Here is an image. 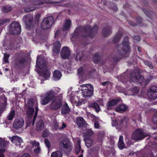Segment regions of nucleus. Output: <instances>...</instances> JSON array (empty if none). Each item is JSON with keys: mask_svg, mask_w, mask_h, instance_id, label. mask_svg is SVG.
Returning <instances> with one entry per match:
<instances>
[{"mask_svg": "<svg viewBox=\"0 0 157 157\" xmlns=\"http://www.w3.org/2000/svg\"><path fill=\"white\" fill-rule=\"evenodd\" d=\"M56 94L55 92L51 89L48 91L44 95H40L41 104L45 105L48 104L51 100H52V102L49 105L50 108L54 110H56L59 109L62 105V100L60 99L57 98Z\"/></svg>", "mask_w": 157, "mask_h": 157, "instance_id": "nucleus-1", "label": "nucleus"}, {"mask_svg": "<svg viewBox=\"0 0 157 157\" xmlns=\"http://www.w3.org/2000/svg\"><path fill=\"white\" fill-rule=\"evenodd\" d=\"M82 29V36L86 37H90L93 38L94 36L97 33L98 30V26L95 25L91 29L90 26H83L77 28L72 34L73 37H76L78 35L79 30Z\"/></svg>", "mask_w": 157, "mask_h": 157, "instance_id": "nucleus-2", "label": "nucleus"}, {"mask_svg": "<svg viewBox=\"0 0 157 157\" xmlns=\"http://www.w3.org/2000/svg\"><path fill=\"white\" fill-rule=\"evenodd\" d=\"M130 50L128 37L126 36L124 38L122 44L117 47V53L120 56V57H113V59L114 62L119 60L120 58L127 57Z\"/></svg>", "mask_w": 157, "mask_h": 157, "instance_id": "nucleus-3", "label": "nucleus"}, {"mask_svg": "<svg viewBox=\"0 0 157 157\" xmlns=\"http://www.w3.org/2000/svg\"><path fill=\"white\" fill-rule=\"evenodd\" d=\"M82 94L84 98L90 97L93 94L94 87L90 84H83L80 86Z\"/></svg>", "mask_w": 157, "mask_h": 157, "instance_id": "nucleus-4", "label": "nucleus"}, {"mask_svg": "<svg viewBox=\"0 0 157 157\" xmlns=\"http://www.w3.org/2000/svg\"><path fill=\"white\" fill-rule=\"evenodd\" d=\"M60 149L61 150H65L67 152H69L72 148V144L70 140L68 139H63L59 144Z\"/></svg>", "mask_w": 157, "mask_h": 157, "instance_id": "nucleus-5", "label": "nucleus"}, {"mask_svg": "<svg viewBox=\"0 0 157 157\" xmlns=\"http://www.w3.org/2000/svg\"><path fill=\"white\" fill-rule=\"evenodd\" d=\"M54 23V19L53 17L49 16L43 20L41 24V27L43 29H47L50 28Z\"/></svg>", "mask_w": 157, "mask_h": 157, "instance_id": "nucleus-6", "label": "nucleus"}, {"mask_svg": "<svg viewBox=\"0 0 157 157\" xmlns=\"http://www.w3.org/2000/svg\"><path fill=\"white\" fill-rule=\"evenodd\" d=\"M146 136L142 129H138L134 131L132 134V139L136 140H142Z\"/></svg>", "mask_w": 157, "mask_h": 157, "instance_id": "nucleus-7", "label": "nucleus"}, {"mask_svg": "<svg viewBox=\"0 0 157 157\" xmlns=\"http://www.w3.org/2000/svg\"><path fill=\"white\" fill-rule=\"evenodd\" d=\"M21 26L18 22L14 21L11 23L10 29L11 33L14 35H17L21 33Z\"/></svg>", "mask_w": 157, "mask_h": 157, "instance_id": "nucleus-8", "label": "nucleus"}, {"mask_svg": "<svg viewBox=\"0 0 157 157\" xmlns=\"http://www.w3.org/2000/svg\"><path fill=\"white\" fill-rule=\"evenodd\" d=\"M23 20L27 28L30 29L33 27L36 24L33 21V17L30 15H26L24 16Z\"/></svg>", "mask_w": 157, "mask_h": 157, "instance_id": "nucleus-9", "label": "nucleus"}, {"mask_svg": "<svg viewBox=\"0 0 157 157\" xmlns=\"http://www.w3.org/2000/svg\"><path fill=\"white\" fill-rule=\"evenodd\" d=\"M131 81L135 82L142 83L144 79L143 76L139 73L133 72L131 75Z\"/></svg>", "mask_w": 157, "mask_h": 157, "instance_id": "nucleus-10", "label": "nucleus"}, {"mask_svg": "<svg viewBox=\"0 0 157 157\" xmlns=\"http://www.w3.org/2000/svg\"><path fill=\"white\" fill-rule=\"evenodd\" d=\"M28 107L35 108V115L34 116V121L33 122L32 124H33L36 118V117L38 110L37 106V102L35 99L31 98L29 99L28 101Z\"/></svg>", "mask_w": 157, "mask_h": 157, "instance_id": "nucleus-11", "label": "nucleus"}, {"mask_svg": "<svg viewBox=\"0 0 157 157\" xmlns=\"http://www.w3.org/2000/svg\"><path fill=\"white\" fill-rule=\"evenodd\" d=\"M147 94L148 97L151 99L155 100L157 98V86H151L148 90Z\"/></svg>", "mask_w": 157, "mask_h": 157, "instance_id": "nucleus-12", "label": "nucleus"}, {"mask_svg": "<svg viewBox=\"0 0 157 157\" xmlns=\"http://www.w3.org/2000/svg\"><path fill=\"white\" fill-rule=\"evenodd\" d=\"M24 124V120L21 117H20L15 120L13 123V127L16 128H21Z\"/></svg>", "mask_w": 157, "mask_h": 157, "instance_id": "nucleus-13", "label": "nucleus"}, {"mask_svg": "<svg viewBox=\"0 0 157 157\" xmlns=\"http://www.w3.org/2000/svg\"><path fill=\"white\" fill-rule=\"evenodd\" d=\"M61 44L59 41L55 42L53 44V55L56 56L60 52Z\"/></svg>", "mask_w": 157, "mask_h": 157, "instance_id": "nucleus-14", "label": "nucleus"}, {"mask_svg": "<svg viewBox=\"0 0 157 157\" xmlns=\"http://www.w3.org/2000/svg\"><path fill=\"white\" fill-rule=\"evenodd\" d=\"M61 55L63 59H66L68 58L70 55V51L68 48L67 47H63L62 49Z\"/></svg>", "mask_w": 157, "mask_h": 157, "instance_id": "nucleus-15", "label": "nucleus"}, {"mask_svg": "<svg viewBox=\"0 0 157 157\" xmlns=\"http://www.w3.org/2000/svg\"><path fill=\"white\" fill-rule=\"evenodd\" d=\"M36 66L40 68H42L45 66V60L43 58L39 57V56H37L36 61Z\"/></svg>", "mask_w": 157, "mask_h": 157, "instance_id": "nucleus-16", "label": "nucleus"}, {"mask_svg": "<svg viewBox=\"0 0 157 157\" xmlns=\"http://www.w3.org/2000/svg\"><path fill=\"white\" fill-rule=\"evenodd\" d=\"M10 139L11 142L17 145H19L20 146V144L23 142L22 139L17 136H13L12 137H10Z\"/></svg>", "mask_w": 157, "mask_h": 157, "instance_id": "nucleus-17", "label": "nucleus"}, {"mask_svg": "<svg viewBox=\"0 0 157 157\" xmlns=\"http://www.w3.org/2000/svg\"><path fill=\"white\" fill-rule=\"evenodd\" d=\"M30 143L32 144L33 147H35L36 148L34 149V152L36 154H38L40 153V148L39 146V143L37 142L36 140L31 141Z\"/></svg>", "mask_w": 157, "mask_h": 157, "instance_id": "nucleus-18", "label": "nucleus"}, {"mask_svg": "<svg viewBox=\"0 0 157 157\" xmlns=\"http://www.w3.org/2000/svg\"><path fill=\"white\" fill-rule=\"evenodd\" d=\"M44 123L42 120H39L36 124V130L38 131L42 130L44 128Z\"/></svg>", "mask_w": 157, "mask_h": 157, "instance_id": "nucleus-19", "label": "nucleus"}, {"mask_svg": "<svg viewBox=\"0 0 157 157\" xmlns=\"http://www.w3.org/2000/svg\"><path fill=\"white\" fill-rule=\"evenodd\" d=\"M111 28L110 26H106L104 28L102 31V33L104 36H107L112 33Z\"/></svg>", "mask_w": 157, "mask_h": 157, "instance_id": "nucleus-20", "label": "nucleus"}, {"mask_svg": "<svg viewBox=\"0 0 157 157\" xmlns=\"http://www.w3.org/2000/svg\"><path fill=\"white\" fill-rule=\"evenodd\" d=\"M85 52H83L79 50H77L76 52V58L77 60L81 61L85 56Z\"/></svg>", "mask_w": 157, "mask_h": 157, "instance_id": "nucleus-21", "label": "nucleus"}, {"mask_svg": "<svg viewBox=\"0 0 157 157\" xmlns=\"http://www.w3.org/2000/svg\"><path fill=\"white\" fill-rule=\"evenodd\" d=\"M70 111V109L67 103H65L62 106L61 110V113L62 114H68Z\"/></svg>", "mask_w": 157, "mask_h": 157, "instance_id": "nucleus-22", "label": "nucleus"}, {"mask_svg": "<svg viewBox=\"0 0 157 157\" xmlns=\"http://www.w3.org/2000/svg\"><path fill=\"white\" fill-rule=\"evenodd\" d=\"M25 59L24 58H17L15 62V64L17 67H19L22 65L25 62Z\"/></svg>", "mask_w": 157, "mask_h": 157, "instance_id": "nucleus-23", "label": "nucleus"}, {"mask_svg": "<svg viewBox=\"0 0 157 157\" xmlns=\"http://www.w3.org/2000/svg\"><path fill=\"white\" fill-rule=\"evenodd\" d=\"M136 23H134L131 21H128V23L130 25L132 26H135L139 24H141L142 21V18L140 17H137L136 18Z\"/></svg>", "mask_w": 157, "mask_h": 157, "instance_id": "nucleus-24", "label": "nucleus"}, {"mask_svg": "<svg viewBox=\"0 0 157 157\" xmlns=\"http://www.w3.org/2000/svg\"><path fill=\"white\" fill-rule=\"evenodd\" d=\"M128 108V106L125 105H118L116 109V111L120 113L125 111Z\"/></svg>", "mask_w": 157, "mask_h": 157, "instance_id": "nucleus-25", "label": "nucleus"}, {"mask_svg": "<svg viewBox=\"0 0 157 157\" xmlns=\"http://www.w3.org/2000/svg\"><path fill=\"white\" fill-rule=\"evenodd\" d=\"M84 141L85 142V144L87 147H90L93 143V140L91 138H88L86 136L84 137Z\"/></svg>", "mask_w": 157, "mask_h": 157, "instance_id": "nucleus-26", "label": "nucleus"}, {"mask_svg": "<svg viewBox=\"0 0 157 157\" xmlns=\"http://www.w3.org/2000/svg\"><path fill=\"white\" fill-rule=\"evenodd\" d=\"M71 24V21L69 19L66 20L63 26V29L64 31H66L70 28Z\"/></svg>", "mask_w": 157, "mask_h": 157, "instance_id": "nucleus-27", "label": "nucleus"}, {"mask_svg": "<svg viewBox=\"0 0 157 157\" xmlns=\"http://www.w3.org/2000/svg\"><path fill=\"white\" fill-rule=\"evenodd\" d=\"M76 123L78 126L79 127H83L85 125V120L82 117L78 118L77 119Z\"/></svg>", "mask_w": 157, "mask_h": 157, "instance_id": "nucleus-28", "label": "nucleus"}, {"mask_svg": "<svg viewBox=\"0 0 157 157\" xmlns=\"http://www.w3.org/2000/svg\"><path fill=\"white\" fill-rule=\"evenodd\" d=\"M90 107L94 109L97 113L100 110V106L96 102H94L89 104Z\"/></svg>", "mask_w": 157, "mask_h": 157, "instance_id": "nucleus-29", "label": "nucleus"}, {"mask_svg": "<svg viewBox=\"0 0 157 157\" xmlns=\"http://www.w3.org/2000/svg\"><path fill=\"white\" fill-rule=\"evenodd\" d=\"M118 146L120 149H123L125 147V144L123 142V136H121L119 137V141L118 143Z\"/></svg>", "mask_w": 157, "mask_h": 157, "instance_id": "nucleus-30", "label": "nucleus"}, {"mask_svg": "<svg viewBox=\"0 0 157 157\" xmlns=\"http://www.w3.org/2000/svg\"><path fill=\"white\" fill-rule=\"evenodd\" d=\"M61 76V72L58 70L55 71L53 74V78L55 80L59 79Z\"/></svg>", "mask_w": 157, "mask_h": 157, "instance_id": "nucleus-31", "label": "nucleus"}, {"mask_svg": "<svg viewBox=\"0 0 157 157\" xmlns=\"http://www.w3.org/2000/svg\"><path fill=\"white\" fill-rule=\"evenodd\" d=\"M119 101L120 100L118 99L112 100L108 103V106L111 107L116 105L118 103Z\"/></svg>", "mask_w": 157, "mask_h": 157, "instance_id": "nucleus-32", "label": "nucleus"}, {"mask_svg": "<svg viewBox=\"0 0 157 157\" xmlns=\"http://www.w3.org/2000/svg\"><path fill=\"white\" fill-rule=\"evenodd\" d=\"M81 141L79 140H78L76 142L75 145V152L77 155L79 153L81 150Z\"/></svg>", "mask_w": 157, "mask_h": 157, "instance_id": "nucleus-33", "label": "nucleus"}, {"mask_svg": "<svg viewBox=\"0 0 157 157\" xmlns=\"http://www.w3.org/2000/svg\"><path fill=\"white\" fill-rule=\"evenodd\" d=\"M122 35V34L121 32H119L117 33L113 39V42L115 43H116L120 40Z\"/></svg>", "mask_w": 157, "mask_h": 157, "instance_id": "nucleus-34", "label": "nucleus"}, {"mask_svg": "<svg viewBox=\"0 0 157 157\" xmlns=\"http://www.w3.org/2000/svg\"><path fill=\"white\" fill-rule=\"evenodd\" d=\"M34 111V108H29L26 110V113L29 117V118H31V116L33 115V114Z\"/></svg>", "mask_w": 157, "mask_h": 157, "instance_id": "nucleus-35", "label": "nucleus"}, {"mask_svg": "<svg viewBox=\"0 0 157 157\" xmlns=\"http://www.w3.org/2000/svg\"><path fill=\"white\" fill-rule=\"evenodd\" d=\"M50 72L49 71L45 70H44L43 73V75L45 79H47L50 77Z\"/></svg>", "mask_w": 157, "mask_h": 157, "instance_id": "nucleus-36", "label": "nucleus"}, {"mask_svg": "<svg viewBox=\"0 0 157 157\" xmlns=\"http://www.w3.org/2000/svg\"><path fill=\"white\" fill-rule=\"evenodd\" d=\"M100 60V56L99 53H96L93 57V60L95 63H98Z\"/></svg>", "mask_w": 157, "mask_h": 157, "instance_id": "nucleus-37", "label": "nucleus"}, {"mask_svg": "<svg viewBox=\"0 0 157 157\" xmlns=\"http://www.w3.org/2000/svg\"><path fill=\"white\" fill-rule=\"evenodd\" d=\"M1 101L3 105V108H4L6 105V98L5 97L4 95H2L1 96Z\"/></svg>", "mask_w": 157, "mask_h": 157, "instance_id": "nucleus-38", "label": "nucleus"}, {"mask_svg": "<svg viewBox=\"0 0 157 157\" xmlns=\"http://www.w3.org/2000/svg\"><path fill=\"white\" fill-rule=\"evenodd\" d=\"M94 134V132L90 129L84 135V137L86 136L88 138H91V136Z\"/></svg>", "mask_w": 157, "mask_h": 157, "instance_id": "nucleus-39", "label": "nucleus"}, {"mask_svg": "<svg viewBox=\"0 0 157 157\" xmlns=\"http://www.w3.org/2000/svg\"><path fill=\"white\" fill-rule=\"evenodd\" d=\"M142 10L146 15L150 18L152 17L154 15V13L151 11H148L147 10H145L144 9H142Z\"/></svg>", "mask_w": 157, "mask_h": 157, "instance_id": "nucleus-40", "label": "nucleus"}, {"mask_svg": "<svg viewBox=\"0 0 157 157\" xmlns=\"http://www.w3.org/2000/svg\"><path fill=\"white\" fill-rule=\"evenodd\" d=\"M9 143V142L6 141L4 140H3L2 139V138H0V147L1 148H3L4 147L6 144H8Z\"/></svg>", "mask_w": 157, "mask_h": 157, "instance_id": "nucleus-41", "label": "nucleus"}, {"mask_svg": "<svg viewBox=\"0 0 157 157\" xmlns=\"http://www.w3.org/2000/svg\"><path fill=\"white\" fill-rule=\"evenodd\" d=\"M51 157H62L61 153L59 151L54 152L52 154Z\"/></svg>", "mask_w": 157, "mask_h": 157, "instance_id": "nucleus-42", "label": "nucleus"}, {"mask_svg": "<svg viewBox=\"0 0 157 157\" xmlns=\"http://www.w3.org/2000/svg\"><path fill=\"white\" fill-rule=\"evenodd\" d=\"M104 136L105 133L103 131H100L99 132L98 137V140L101 141Z\"/></svg>", "mask_w": 157, "mask_h": 157, "instance_id": "nucleus-43", "label": "nucleus"}, {"mask_svg": "<svg viewBox=\"0 0 157 157\" xmlns=\"http://www.w3.org/2000/svg\"><path fill=\"white\" fill-rule=\"evenodd\" d=\"M15 115V111L13 110L11 112L9 113V115L7 117V119L9 120H12Z\"/></svg>", "mask_w": 157, "mask_h": 157, "instance_id": "nucleus-44", "label": "nucleus"}, {"mask_svg": "<svg viewBox=\"0 0 157 157\" xmlns=\"http://www.w3.org/2000/svg\"><path fill=\"white\" fill-rule=\"evenodd\" d=\"M2 10L5 12L8 13L12 10V8L10 6H5L3 8Z\"/></svg>", "mask_w": 157, "mask_h": 157, "instance_id": "nucleus-45", "label": "nucleus"}, {"mask_svg": "<svg viewBox=\"0 0 157 157\" xmlns=\"http://www.w3.org/2000/svg\"><path fill=\"white\" fill-rule=\"evenodd\" d=\"M10 55L7 53H5L4 54V61L6 63H9L8 59Z\"/></svg>", "mask_w": 157, "mask_h": 157, "instance_id": "nucleus-46", "label": "nucleus"}, {"mask_svg": "<svg viewBox=\"0 0 157 157\" xmlns=\"http://www.w3.org/2000/svg\"><path fill=\"white\" fill-rule=\"evenodd\" d=\"M35 9V7L34 6H32L30 7H28L25 9L24 11L26 12H29L34 10Z\"/></svg>", "mask_w": 157, "mask_h": 157, "instance_id": "nucleus-47", "label": "nucleus"}, {"mask_svg": "<svg viewBox=\"0 0 157 157\" xmlns=\"http://www.w3.org/2000/svg\"><path fill=\"white\" fill-rule=\"evenodd\" d=\"M152 122L155 124H157V112L155 114L152 118Z\"/></svg>", "mask_w": 157, "mask_h": 157, "instance_id": "nucleus-48", "label": "nucleus"}, {"mask_svg": "<svg viewBox=\"0 0 157 157\" xmlns=\"http://www.w3.org/2000/svg\"><path fill=\"white\" fill-rule=\"evenodd\" d=\"M10 21V20L8 19H4L0 20V26L2 25L7 22Z\"/></svg>", "mask_w": 157, "mask_h": 157, "instance_id": "nucleus-49", "label": "nucleus"}, {"mask_svg": "<svg viewBox=\"0 0 157 157\" xmlns=\"http://www.w3.org/2000/svg\"><path fill=\"white\" fill-rule=\"evenodd\" d=\"M44 143L46 147L49 149L51 146V143L48 139L44 140Z\"/></svg>", "mask_w": 157, "mask_h": 157, "instance_id": "nucleus-50", "label": "nucleus"}, {"mask_svg": "<svg viewBox=\"0 0 157 157\" xmlns=\"http://www.w3.org/2000/svg\"><path fill=\"white\" fill-rule=\"evenodd\" d=\"M123 121L122 119H120V120H117L116 121L117 125H118L119 127H121L123 125Z\"/></svg>", "mask_w": 157, "mask_h": 157, "instance_id": "nucleus-51", "label": "nucleus"}, {"mask_svg": "<svg viewBox=\"0 0 157 157\" xmlns=\"http://www.w3.org/2000/svg\"><path fill=\"white\" fill-rule=\"evenodd\" d=\"M144 63L146 65L148 66L151 68H153V66L151 63L148 61L145 60L144 61Z\"/></svg>", "mask_w": 157, "mask_h": 157, "instance_id": "nucleus-52", "label": "nucleus"}, {"mask_svg": "<svg viewBox=\"0 0 157 157\" xmlns=\"http://www.w3.org/2000/svg\"><path fill=\"white\" fill-rule=\"evenodd\" d=\"M34 121V118H33V120H30L29 119L27 122V125L26 126V128H27L28 127L30 126L31 125L32 126H33L34 125V124H32V123L33 121Z\"/></svg>", "mask_w": 157, "mask_h": 157, "instance_id": "nucleus-53", "label": "nucleus"}, {"mask_svg": "<svg viewBox=\"0 0 157 157\" xmlns=\"http://www.w3.org/2000/svg\"><path fill=\"white\" fill-rule=\"evenodd\" d=\"M71 100V102L72 103H73L76 106H80L82 104V102L80 101L77 102L75 101H74V100Z\"/></svg>", "mask_w": 157, "mask_h": 157, "instance_id": "nucleus-54", "label": "nucleus"}, {"mask_svg": "<svg viewBox=\"0 0 157 157\" xmlns=\"http://www.w3.org/2000/svg\"><path fill=\"white\" fill-rule=\"evenodd\" d=\"M139 91V89L136 87H135L131 90V92L133 94H137Z\"/></svg>", "mask_w": 157, "mask_h": 157, "instance_id": "nucleus-55", "label": "nucleus"}, {"mask_svg": "<svg viewBox=\"0 0 157 157\" xmlns=\"http://www.w3.org/2000/svg\"><path fill=\"white\" fill-rule=\"evenodd\" d=\"M83 67H80L78 69V74L79 75L81 74L82 73Z\"/></svg>", "mask_w": 157, "mask_h": 157, "instance_id": "nucleus-56", "label": "nucleus"}, {"mask_svg": "<svg viewBox=\"0 0 157 157\" xmlns=\"http://www.w3.org/2000/svg\"><path fill=\"white\" fill-rule=\"evenodd\" d=\"M133 38L135 40V42H139L140 41V38L139 36H133Z\"/></svg>", "mask_w": 157, "mask_h": 157, "instance_id": "nucleus-57", "label": "nucleus"}, {"mask_svg": "<svg viewBox=\"0 0 157 157\" xmlns=\"http://www.w3.org/2000/svg\"><path fill=\"white\" fill-rule=\"evenodd\" d=\"M94 127L98 129L99 128L100 125L98 121H95L94 123Z\"/></svg>", "mask_w": 157, "mask_h": 157, "instance_id": "nucleus-58", "label": "nucleus"}, {"mask_svg": "<svg viewBox=\"0 0 157 157\" xmlns=\"http://www.w3.org/2000/svg\"><path fill=\"white\" fill-rule=\"evenodd\" d=\"M111 83L109 81L104 82L102 83L101 85L103 86H107L109 84H110Z\"/></svg>", "mask_w": 157, "mask_h": 157, "instance_id": "nucleus-59", "label": "nucleus"}, {"mask_svg": "<svg viewBox=\"0 0 157 157\" xmlns=\"http://www.w3.org/2000/svg\"><path fill=\"white\" fill-rule=\"evenodd\" d=\"M46 130L44 131L43 135L44 137H46L48 135V133L46 131Z\"/></svg>", "mask_w": 157, "mask_h": 157, "instance_id": "nucleus-60", "label": "nucleus"}, {"mask_svg": "<svg viewBox=\"0 0 157 157\" xmlns=\"http://www.w3.org/2000/svg\"><path fill=\"white\" fill-rule=\"evenodd\" d=\"M67 126V125L64 123H63L62 124V127H61L59 128L60 129H63L64 128H66Z\"/></svg>", "mask_w": 157, "mask_h": 157, "instance_id": "nucleus-61", "label": "nucleus"}, {"mask_svg": "<svg viewBox=\"0 0 157 157\" xmlns=\"http://www.w3.org/2000/svg\"><path fill=\"white\" fill-rule=\"evenodd\" d=\"M21 157H31L30 155L28 153H25L22 155Z\"/></svg>", "mask_w": 157, "mask_h": 157, "instance_id": "nucleus-62", "label": "nucleus"}, {"mask_svg": "<svg viewBox=\"0 0 157 157\" xmlns=\"http://www.w3.org/2000/svg\"><path fill=\"white\" fill-rule=\"evenodd\" d=\"M142 1L146 6H148V4L146 0H142Z\"/></svg>", "mask_w": 157, "mask_h": 157, "instance_id": "nucleus-63", "label": "nucleus"}, {"mask_svg": "<svg viewBox=\"0 0 157 157\" xmlns=\"http://www.w3.org/2000/svg\"><path fill=\"white\" fill-rule=\"evenodd\" d=\"M40 16V14L39 13H37L36 16V19L38 21Z\"/></svg>", "mask_w": 157, "mask_h": 157, "instance_id": "nucleus-64", "label": "nucleus"}]
</instances>
